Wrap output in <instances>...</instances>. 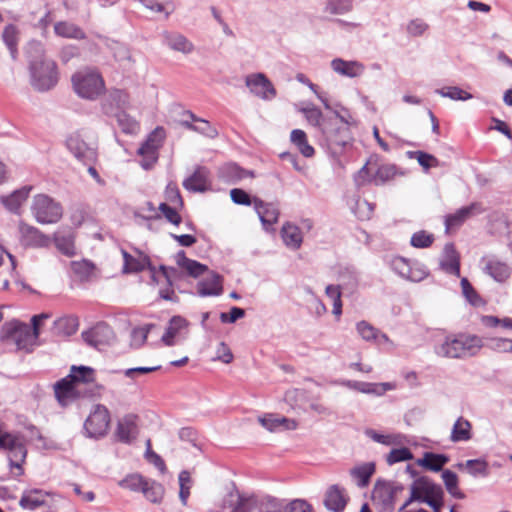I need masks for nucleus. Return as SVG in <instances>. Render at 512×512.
Instances as JSON below:
<instances>
[{
    "label": "nucleus",
    "mask_w": 512,
    "mask_h": 512,
    "mask_svg": "<svg viewBox=\"0 0 512 512\" xmlns=\"http://www.w3.org/2000/svg\"><path fill=\"white\" fill-rule=\"evenodd\" d=\"M122 253L124 258V273H135L143 271L145 269V260L136 259L124 250L122 251Z\"/></svg>",
    "instance_id": "obj_54"
},
{
    "label": "nucleus",
    "mask_w": 512,
    "mask_h": 512,
    "mask_svg": "<svg viewBox=\"0 0 512 512\" xmlns=\"http://www.w3.org/2000/svg\"><path fill=\"white\" fill-rule=\"evenodd\" d=\"M237 500L231 512H253L257 511L259 497L244 496L239 493L236 494Z\"/></svg>",
    "instance_id": "obj_44"
},
{
    "label": "nucleus",
    "mask_w": 512,
    "mask_h": 512,
    "mask_svg": "<svg viewBox=\"0 0 512 512\" xmlns=\"http://www.w3.org/2000/svg\"><path fill=\"white\" fill-rule=\"evenodd\" d=\"M54 32L57 36L63 38L78 40L86 38L85 32L79 26L67 21H59L55 23Z\"/></svg>",
    "instance_id": "obj_33"
},
{
    "label": "nucleus",
    "mask_w": 512,
    "mask_h": 512,
    "mask_svg": "<svg viewBox=\"0 0 512 512\" xmlns=\"http://www.w3.org/2000/svg\"><path fill=\"white\" fill-rule=\"evenodd\" d=\"M164 492L163 485L154 480H147L142 490L146 499L152 503H160L163 499Z\"/></svg>",
    "instance_id": "obj_42"
},
{
    "label": "nucleus",
    "mask_w": 512,
    "mask_h": 512,
    "mask_svg": "<svg viewBox=\"0 0 512 512\" xmlns=\"http://www.w3.org/2000/svg\"><path fill=\"white\" fill-rule=\"evenodd\" d=\"M38 491L24 493L20 499V506L23 509L35 510L44 504V500L38 496Z\"/></svg>",
    "instance_id": "obj_56"
},
{
    "label": "nucleus",
    "mask_w": 512,
    "mask_h": 512,
    "mask_svg": "<svg viewBox=\"0 0 512 512\" xmlns=\"http://www.w3.org/2000/svg\"><path fill=\"white\" fill-rule=\"evenodd\" d=\"M163 42L171 50L186 55L192 53L195 48L188 38L178 32H165L163 34Z\"/></svg>",
    "instance_id": "obj_25"
},
{
    "label": "nucleus",
    "mask_w": 512,
    "mask_h": 512,
    "mask_svg": "<svg viewBox=\"0 0 512 512\" xmlns=\"http://www.w3.org/2000/svg\"><path fill=\"white\" fill-rule=\"evenodd\" d=\"M27 53L31 86L39 92L53 89L59 80L56 62L44 57V49L40 42H31Z\"/></svg>",
    "instance_id": "obj_1"
},
{
    "label": "nucleus",
    "mask_w": 512,
    "mask_h": 512,
    "mask_svg": "<svg viewBox=\"0 0 512 512\" xmlns=\"http://www.w3.org/2000/svg\"><path fill=\"white\" fill-rule=\"evenodd\" d=\"M459 469H465L473 477H487L490 473L489 464L485 459H469L457 464Z\"/></svg>",
    "instance_id": "obj_34"
},
{
    "label": "nucleus",
    "mask_w": 512,
    "mask_h": 512,
    "mask_svg": "<svg viewBox=\"0 0 512 512\" xmlns=\"http://www.w3.org/2000/svg\"><path fill=\"white\" fill-rule=\"evenodd\" d=\"M407 155L410 159H416L425 171L439 165V160L435 156L423 151H408Z\"/></svg>",
    "instance_id": "obj_50"
},
{
    "label": "nucleus",
    "mask_w": 512,
    "mask_h": 512,
    "mask_svg": "<svg viewBox=\"0 0 512 512\" xmlns=\"http://www.w3.org/2000/svg\"><path fill=\"white\" fill-rule=\"evenodd\" d=\"M281 236L285 245L291 249L300 248L303 237L300 229L291 223H286L281 229Z\"/></svg>",
    "instance_id": "obj_32"
},
{
    "label": "nucleus",
    "mask_w": 512,
    "mask_h": 512,
    "mask_svg": "<svg viewBox=\"0 0 512 512\" xmlns=\"http://www.w3.org/2000/svg\"><path fill=\"white\" fill-rule=\"evenodd\" d=\"M483 211L484 208L482 205L478 202H474L458 209L453 214L446 215L444 221L446 232L459 228L468 218L480 214Z\"/></svg>",
    "instance_id": "obj_14"
},
{
    "label": "nucleus",
    "mask_w": 512,
    "mask_h": 512,
    "mask_svg": "<svg viewBox=\"0 0 512 512\" xmlns=\"http://www.w3.org/2000/svg\"><path fill=\"white\" fill-rule=\"evenodd\" d=\"M223 293V277L214 272L197 284V294L201 297L220 296Z\"/></svg>",
    "instance_id": "obj_22"
},
{
    "label": "nucleus",
    "mask_w": 512,
    "mask_h": 512,
    "mask_svg": "<svg viewBox=\"0 0 512 512\" xmlns=\"http://www.w3.org/2000/svg\"><path fill=\"white\" fill-rule=\"evenodd\" d=\"M245 82L251 93L263 100H272L276 97V89L263 73L251 74L246 77Z\"/></svg>",
    "instance_id": "obj_11"
},
{
    "label": "nucleus",
    "mask_w": 512,
    "mask_h": 512,
    "mask_svg": "<svg viewBox=\"0 0 512 512\" xmlns=\"http://www.w3.org/2000/svg\"><path fill=\"white\" fill-rule=\"evenodd\" d=\"M435 93L455 101H466L473 98L471 93L464 91L458 86L438 88L435 90Z\"/></svg>",
    "instance_id": "obj_46"
},
{
    "label": "nucleus",
    "mask_w": 512,
    "mask_h": 512,
    "mask_svg": "<svg viewBox=\"0 0 512 512\" xmlns=\"http://www.w3.org/2000/svg\"><path fill=\"white\" fill-rule=\"evenodd\" d=\"M285 512H314L313 507L303 499H294L285 503Z\"/></svg>",
    "instance_id": "obj_64"
},
{
    "label": "nucleus",
    "mask_w": 512,
    "mask_h": 512,
    "mask_svg": "<svg viewBox=\"0 0 512 512\" xmlns=\"http://www.w3.org/2000/svg\"><path fill=\"white\" fill-rule=\"evenodd\" d=\"M416 481L421 503L427 504V501H443L444 492L440 485L434 483L427 477H420L416 479Z\"/></svg>",
    "instance_id": "obj_17"
},
{
    "label": "nucleus",
    "mask_w": 512,
    "mask_h": 512,
    "mask_svg": "<svg viewBox=\"0 0 512 512\" xmlns=\"http://www.w3.org/2000/svg\"><path fill=\"white\" fill-rule=\"evenodd\" d=\"M471 423L464 419L463 417H459L452 428L450 439L452 442H461L468 441L471 439Z\"/></svg>",
    "instance_id": "obj_36"
},
{
    "label": "nucleus",
    "mask_w": 512,
    "mask_h": 512,
    "mask_svg": "<svg viewBox=\"0 0 512 512\" xmlns=\"http://www.w3.org/2000/svg\"><path fill=\"white\" fill-rule=\"evenodd\" d=\"M66 145L74 157L83 164H93L97 159L95 145L87 143L78 133L69 136Z\"/></svg>",
    "instance_id": "obj_10"
},
{
    "label": "nucleus",
    "mask_w": 512,
    "mask_h": 512,
    "mask_svg": "<svg viewBox=\"0 0 512 512\" xmlns=\"http://www.w3.org/2000/svg\"><path fill=\"white\" fill-rule=\"evenodd\" d=\"M83 340L91 347L101 350L114 338L113 331L106 323H99L93 328L82 333Z\"/></svg>",
    "instance_id": "obj_13"
},
{
    "label": "nucleus",
    "mask_w": 512,
    "mask_h": 512,
    "mask_svg": "<svg viewBox=\"0 0 512 512\" xmlns=\"http://www.w3.org/2000/svg\"><path fill=\"white\" fill-rule=\"evenodd\" d=\"M19 241L23 247L41 248L49 245L50 239L38 228L23 221L18 226Z\"/></svg>",
    "instance_id": "obj_12"
},
{
    "label": "nucleus",
    "mask_w": 512,
    "mask_h": 512,
    "mask_svg": "<svg viewBox=\"0 0 512 512\" xmlns=\"http://www.w3.org/2000/svg\"><path fill=\"white\" fill-rule=\"evenodd\" d=\"M353 10V0H327L323 11L329 15H345Z\"/></svg>",
    "instance_id": "obj_39"
},
{
    "label": "nucleus",
    "mask_w": 512,
    "mask_h": 512,
    "mask_svg": "<svg viewBox=\"0 0 512 512\" xmlns=\"http://www.w3.org/2000/svg\"><path fill=\"white\" fill-rule=\"evenodd\" d=\"M208 175L207 168L199 166L183 181V187L190 192H204L209 186Z\"/></svg>",
    "instance_id": "obj_26"
},
{
    "label": "nucleus",
    "mask_w": 512,
    "mask_h": 512,
    "mask_svg": "<svg viewBox=\"0 0 512 512\" xmlns=\"http://www.w3.org/2000/svg\"><path fill=\"white\" fill-rule=\"evenodd\" d=\"M413 458V454L407 447H401L392 449L389 454L386 456V461L389 465L396 464L398 462L411 460Z\"/></svg>",
    "instance_id": "obj_57"
},
{
    "label": "nucleus",
    "mask_w": 512,
    "mask_h": 512,
    "mask_svg": "<svg viewBox=\"0 0 512 512\" xmlns=\"http://www.w3.org/2000/svg\"><path fill=\"white\" fill-rule=\"evenodd\" d=\"M222 176L230 181H237L246 176V171L238 165L231 163L221 169Z\"/></svg>",
    "instance_id": "obj_61"
},
{
    "label": "nucleus",
    "mask_w": 512,
    "mask_h": 512,
    "mask_svg": "<svg viewBox=\"0 0 512 512\" xmlns=\"http://www.w3.org/2000/svg\"><path fill=\"white\" fill-rule=\"evenodd\" d=\"M253 206L266 230L278 221L280 211L275 204L266 203L261 199L254 197Z\"/></svg>",
    "instance_id": "obj_18"
},
{
    "label": "nucleus",
    "mask_w": 512,
    "mask_h": 512,
    "mask_svg": "<svg viewBox=\"0 0 512 512\" xmlns=\"http://www.w3.org/2000/svg\"><path fill=\"white\" fill-rule=\"evenodd\" d=\"M403 490L402 484L378 480L372 492V500L379 512H392L395 507V498Z\"/></svg>",
    "instance_id": "obj_9"
},
{
    "label": "nucleus",
    "mask_w": 512,
    "mask_h": 512,
    "mask_svg": "<svg viewBox=\"0 0 512 512\" xmlns=\"http://www.w3.org/2000/svg\"><path fill=\"white\" fill-rule=\"evenodd\" d=\"M375 472V464L373 462L364 463L351 470V476L357 481L359 487H366L369 484L371 476Z\"/></svg>",
    "instance_id": "obj_38"
},
{
    "label": "nucleus",
    "mask_w": 512,
    "mask_h": 512,
    "mask_svg": "<svg viewBox=\"0 0 512 512\" xmlns=\"http://www.w3.org/2000/svg\"><path fill=\"white\" fill-rule=\"evenodd\" d=\"M0 451L8 453L9 466L18 470L17 476L23 474L22 463L27 455L24 438L18 433L3 432L0 430Z\"/></svg>",
    "instance_id": "obj_6"
},
{
    "label": "nucleus",
    "mask_w": 512,
    "mask_h": 512,
    "mask_svg": "<svg viewBox=\"0 0 512 512\" xmlns=\"http://www.w3.org/2000/svg\"><path fill=\"white\" fill-rule=\"evenodd\" d=\"M104 113L109 117H114L121 131L125 134L135 135L140 130L139 123L125 110L115 111L111 105L104 106Z\"/></svg>",
    "instance_id": "obj_19"
},
{
    "label": "nucleus",
    "mask_w": 512,
    "mask_h": 512,
    "mask_svg": "<svg viewBox=\"0 0 512 512\" xmlns=\"http://www.w3.org/2000/svg\"><path fill=\"white\" fill-rule=\"evenodd\" d=\"M301 112L305 115V118L309 122V124L318 127L320 131L322 130L324 122L328 121V119L323 118L320 109H318L314 105H307L306 107L301 109Z\"/></svg>",
    "instance_id": "obj_52"
},
{
    "label": "nucleus",
    "mask_w": 512,
    "mask_h": 512,
    "mask_svg": "<svg viewBox=\"0 0 512 512\" xmlns=\"http://www.w3.org/2000/svg\"><path fill=\"white\" fill-rule=\"evenodd\" d=\"M179 498L183 505L187 504L188 497L190 495V488H191V477L190 473L187 470H183L179 474Z\"/></svg>",
    "instance_id": "obj_55"
},
{
    "label": "nucleus",
    "mask_w": 512,
    "mask_h": 512,
    "mask_svg": "<svg viewBox=\"0 0 512 512\" xmlns=\"http://www.w3.org/2000/svg\"><path fill=\"white\" fill-rule=\"evenodd\" d=\"M185 116H188L192 121H194V132L200 133L204 136H207L209 138H215L218 135L217 130L211 126V124L204 119L198 118L195 114H193L191 111H185Z\"/></svg>",
    "instance_id": "obj_43"
},
{
    "label": "nucleus",
    "mask_w": 512,
    "mask_h": 512,
    "mask_svg": "<svg viewBox=\"0 0 512 512\" xmlns=\"http://www.w3.org/2000/svg\"><path fill=\"white\" fill-rule=\"evenodd\" d=\"M486 346L500 353L512 352V340L508 338H492Z\"/></svg>",
    "instance_id": "obj_63"
},
{
    "label": "nucleus",
    "mask_w": 512,
    "mask_h": 512,
    "mask_svg": "<svg viewBox=\"0 0 512 512\" xmlns=\"http://www.w3.org/2000/svg\"><path fill=\"white\" fill-rule=\"evenodd\" d=\"M31 212L35 220L40 224L57 223L63 214L59 202L46 194H37L33 197Z\"/></svg>",
    "instance_id": "obj_7"
},
{
    "label": "nucleus",
    "mask_w": 512,
    "mask_h": 512,
    "mask_svg": "<svg viewBox=\"0 0 512 512\" xmlns=\"http://www.w3.org/2000/svg\"><path fill=\"white\" fill-rule=\"evenodd\" d=\"M482 263L483 271L497 282H504L511 275V267L496 257L483 258Z\"/></svg>",
    "instance_id": "obj_16"
},
{
    "label": "nucleus",
    "mask_w": 512,
    "mask_h": 512,
    "mask_svg": "<svg viewBox=\"0 0 512 512\" xmlns=\"http://www.w3.org/2000/svg\"><path fill=\"white\" fill-rule=\"evenodd\" d=\"M55 397L62 407L69 405L80 393L79 388L69 376L59 380L54 385Z\"/></svg>",
    "instance_id": "obj_21"
},
{
    "label": "nucleus",
    "mask_w": 512,
    "mask_h": 512,
    "mask_svg": "<svg viewBox=\"0 0 512 512\" xmlns=\"http://www.w3.org/2000/svg\"><path fill=\"white\" fill-rule=\"evenodd\" d=\"M111 105L115 111L125 110L129 105V96L128 94L120 89H114L110 91L108 99L103 104Z\"/></svg>",
    "instance_id": "obj_41"
},
{
    "label": "nucleus",
    "mask_w": 512,
    "mask_h": 512,
    "mask_svg": "<svg viewBox=\"0 0 512 512\" xmlns=\"http://www.w3.org/2000/svg\"><path fill=\"white\" fill-rule=\"evenodd\" d=\"M428 276V271L424 265L417 262H410L406 268L405 274L401 275V278L411 281L420 282Z\"/></svg>",
    "instance_id": "obj_48"
},
{
    "label": "nucleus",
    "mask_w": 512,
    "mask_h": 512,
    "mask_svg": "<svg viewBox=\"0 0 512 512\" xmlns=\"http://www.w3.org/2000/svg\"><path fill=\"white\" fill-rule=\"evenodd\" d=\"M166 133L163 127H156L147 137L144 144L150 148H154L159 151L163 145Z\"/></svg>",
    "instance_id": "obj_58"
},
{
    "label": "nucleus",
    "mask_w": 512,
    "mask_h": 512,
    "mask_svg": "<svg viewBox=\"0 0 512 512\" xmlns=\"http://www.w3.org/2000/svg\"><path fill=\"white\" fill-rule=\"evenodd\" d=\"M175 261L180 268L184 269L189 276L194 278H197L208 271V267L206 265L186 257V253L183 250L176 253Z\"/></svg>",
    "instance_id": "obj_27"
},
{
    "label": "nucleus",
    "mask_w": 512,
    "mask_h": 512,
    "mask_svg": "<svg viewBox=\"0 0 512 512\" xmlns=\"http://www.w3.org/2000/svg\"><path fill=\"white\" fill-rule=\"evenodd\" d=\"M440 267L448 274L460 275L459 255L453 244H446L444 247V259L440 261Z\"/></svg>",
    "instance_id": "obj_28"
},
{
    "label": "nucleus",
    "mask_w": 512,
    "mask_h": 512,
    "mask_svg": "<svg viewBox=\"0 0 512 512\" xmlns=\"http://www.w3.org/2000/svg\"><path fill=\"white\" fill-rule=\"evenodd\" d=\"M356 329L359 335L366 341L376 340L378 338L379 330L366 321L358 322Z\"/></svg>",
    "instance_id": "obj_62"
},
{
    "label": "nucleus",
    "mask_w": 512,
    "mask_h": 512,
    "mask_svg": "<svg viewBox=\"0 0 512 512\" xmlns=\"http://www.w3.org/2000/svg\"><path fill=\"white\" fill-rule=\"evenodd\" d=\"M109 424V410L102 404H96L84 421L83 433L87 438H103L108 432Z\"/></svg>",
    "instance_id": "obj_8"
},
{
    "label": "nucleus",
    "mask_w": 512,
    "mask_h": 512,
    "mask_svg": "<svg viewBox=\"0 0 512 512\" xmlns=\"http://www.w3.org/2000/svg\"><path fill=\"white\" fill-rule=\"evenodd\" d=\"M434 237L426 231L415 232L410 240V244L415 248H427L433 243Z\"/></svg>",
    "instance_id": "obj_60"
},
{
    "label": "nucleus",
    "mask_w": 512,
    "mask_h": 512,
    "mask_svg": "<svg viewBox=\"0 0 512 512\" xmlns=\"http://www.w3.org/2000/svg\"><path fill=\"white\" fill-rule=\"evenodd\" d=\"M259 423L270 432H275L280 428L294 429L296 422L285 417H275L273 414H265L258 418Z\"/></svg>",
    "instance_id": "obj_31"
},
{
    "label": "nucleus",
    "mask_w": 512,
    "mask_h": 512,
    "mask_svg": "<svg viewBox=\"0 0 512 512\" xmlns=\"http://www.w3.org/2000/svg\"><path fill=\"white\" fill-rule=\"evenodd\" d=\"M188 324V321L184 317L179 315L173 316L168 322V326L161 337V341L166 346H174L176 336H178L182 329L187 328Z\"/></svg>",
    "instance_id": "obj_29"
},
{
    "label": "nucleus",
    "mask_w": 512,
    "mask_h": 512,
    "mask_svg": "<svg viewBox=\"0 0 512 512\" xmlns=\"http://www.w3.org/2000/svg\"><path fill=\"white\" fill-rule=\"evenodd\" d=\"M137 416L134 414H127L122 417L116 427V439L125 444H130L137 436Z\"/></svg>",
    "instance_id": "obj_15"
},
{
    "label": "nucleus",
    "mask_w": 512,
    "mask_h": 512,
    "mask_svg": "<svg viewBox=\"0 0 512 512\" xmlns=\"http://www.w3.org/2000/svg\"><path fill=\"white\" fill-rule=\"evenodd\" d=\"M331 68L339 75L356 78L365 71V66L359 61H346L341 58H335L331 61Z\"/></svg>",
    "instance_id": "obj_23"
},
{
    "label": "nucleus",
    "mask_w": 512,
    "mask_h": 512,
    "mask_svg": "<svg viewBox=\"0 0 512 512\" xmlns=\"http://www.w3.org/2000/svg\"><path fill=\"white\" fill-rule=\"evenodd\" d=\"M72 84L75 92L84 99L94 100L105 89V84L100 73L93 69H85L76 72L72 76Z\"/></svg>",
    "instance_id": "obj_4"
},
{
    "label": "nucleus",
    "mask_w": 512,
    "mask_h": 512,
    "mask_svg": "<svg viewBox=\"0 0 512 512\" xmlns=\"http://www.w3.org/2000/svg\"><path fill=\"white\" fill-rule=\"evenodd\" d=\"M79 388L80 384L92 383L95 380V371L88 366H72L68 375Z\"/></svg>",
    "instance_id": "obj_37"
},
{
    "label": "nucleus",
    "mask_w": 512,
    "mask_h": 512,
    "mask_svg": "<svg viewBox=\"0 0 512 512\" xmlns=\"http://www.w3.org/2000/svg\"><path fill=\"white\" fill-rule=\"evenodd\" d=\"M257 512H285V501L272 496L259 497Z\"/></svg>",
    "instance_id": "obj_40"
},
{
    "label": "nucleus",
    "mask_w": 512,
    "mask_h": 512,
    "mask_svg": "<svg viewBox=\"0 0 512 512\" xmlns=\"http://www.w3.org/2000/svg\"><path fill=\"white\" fill-rule=\"evenodd\" d=\"M148 479H145L140 474H130L119 482L122 488L128 489L133 492H142L144 485Z\"/></svg>",
    "instance_id": "obj_51"
},
{
    "label": "nucleus",
    "mask_w": 512,
    "mask_h": 512,
    "mask_svg": "<svg viewBox=\"0 0 512 512\" xmlns=\"http://www.w3.org/2000/svg\"><path fill=\"white\" fill-rule=\"evenodd\" d=\"M340 385L345 386L351 390H355L364 394L375 395V383L355 381V380H341L338 382Z\"/></svg>",
    "instance_id": "obj_53"
},
{
    "label": "nucleus",
    "mask_w": 512,
    "mask_h": 512,
    "mask_svg": "<svg viewBox=\"0 0 512 512\" xmlns=\"http://www.w3.org/2000/svg\"><path fill=\"white\" fill-rule=\"evenodd\" d=\"M352 140L348 127L339 126L333 119L325 121L321 130L320 144L325 146L333 155L342 153Z\"/></svg>",
    "instance_id": "obj_5"
},
{
    "label": "nucleus",
    "mask_w": 512,
    "mask_h": 512,
    "mask_svg": "<svg viewBox=\"0 0 512 512\" xmlns=\"http://www.w3.org/2000/svg\"><path fill=\"white\" fill-rule=\"evenodd\" d=\"M78 327L79 321L76 316H63L54 321L53 333L59 337H69L76 333Z\"/></svg>",
    "instance_id": "obj_30"
},
{
    "label": "nucleus",
    "mask_w": 512,
    "mask_h": 512,
    "mask_svg": "<svg viewBox=\"0 0 512 512\" xmlns=\"http://www.w3.org/2000/svg\"><path fill=\"white\" fill-rule=\"evenodd\" d=\"M449 461V458L444 454H436L433 452H426L422 459H418V465L425 469L438 472L442 470L443 466Z\"/></svg>",
    "instance_id": "obj_35"
},
{
    "label": "nucleus",
    "mask_w": 512,
    "mask_h": 512,
    "mask_svg": "<svg viewBox=\"0 0 512 512\" xmlns=\"http://www.w3.org/2000/svg\"><path fill=\"white\" fill-rule=\"evenodd\" d=\"M137 153L141 156L140 166L145 170L151 169L158 161L159 151L144 144H141Z\"/></svg>",
    "instance_id": "obj_45"
},
{
    "label": "nucleus",
    "mask_w": 512,
    "mask_h": 512,
    "mask_svg": "<svg viewBox=\"0 0 512 512\" xmlns=\"http://www.w3.org/2000/svg\"><path fill=\"white\" fill-rule=\"evenodd\" d=\"M461 288L464 297L470 304H472L473 306H479L482 303L481 297L475 291V289L473 288V286L471 285L467 278L461 279Z\"/></svg>",
    "instance_id": "obj_59"
},
{
    "label": "nucleus",
    "mask_w": 512,
    "mask_h": 512,
    "mask_svg": "<svg viewBox=\"0 0 512 512\" xmlns=\"http://www.w3.org/2000/svg\"><path fill=\"white\" fill-rule=\"evenodd\" d=\"M37 333L31 326L18 320H12L2 325L0 340L7 344H14L18 350L29 351L37 340Z\"/></svg>",
    "instance_id": "obj_3"
},
{
    "label": "nucleus",
    "mask_w": 512,
    "mask_h": 512,
    "mask_svg": "<svg viewBox=\"0 0 512 512\" xmlns=\"http://www.w3.org/2000/svg\"><path fill=\"white\" fill-rule=\"evenodd\" d=\"M54 241L57 249L61 253L68 257L75 255L74 238L71 234H56Z\"/></svg>",
    "instance_id": "obj_49"
},
{
    "label": "nucleus",
    "mask_w": 512,
    "mask_h": 512,
    "mask_svg": "<svg viewBox=\"0 0 512 512\" xmlns=\"http://www.w3.org/2000/svg\"><path fill=\"white\" fill-rule=\"evenodd\" d=\"M484 345L483 339L474 334H449L435 344L434 353L442 358L467 359L476 356Z\"/></svg>",
    "instance_id": "obj_2"
},
{
    "label": "nucleus",
    "mask_w": 512,
    "mask_h": 512,
    "mask_svg": "<svg viewBox=\"0 0 512 512\" xmlns=\"http://www.w3.org/2000/svg\"><path fill=\"white\" fill-rule=\"evenodd\" d=\"M2 39L10 51L13 59L17 55V43H18V29L15 25H7L2 33Z\"/></svg>",
    "instance_id": "obj_47"
},
{
    "label": "nucleus",
    "mask_w": 512,
    "mask_h": 512,
    "mask_svg": "<svg viewBox=\"0 0 512 512\" xmlns=\"http://www.w3.org/2000/svg\"><path fill=\"white\" fill-rule=\"evenodd\" d=\"M349 500L348 495L344 488L337 484L331 485L325 494L324 505L332 512H343L347 502Z\"/></svg>",
    "instance_id": "obj_20"
},
{
    "label": "nucleus",
    "mask_w": 512,
    "mask_h": 512,
    "mask_svg": "<svg viewBox=\"0 0 512 512\" xmlns=\"http://www.w3.org/2000/svg\"><path fill=\"white\" fill-rule=\"evenodd\" d=\"M31 190L32 186H23L9 195L1 196L0 201L8 211L19 214L20 207L27 200Z\"/></svg>",
    "instance_id": "obj_24"
}]
</instances>
